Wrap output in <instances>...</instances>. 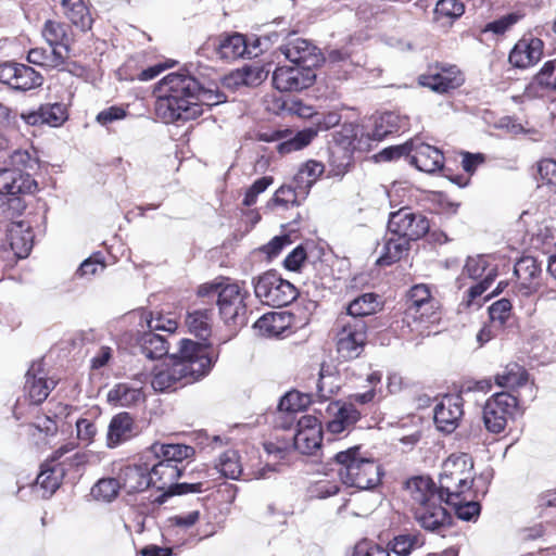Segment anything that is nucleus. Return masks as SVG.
Segmentation results:
<instances>
[{"instance_id": "f257e3e1", "label": "nucleus", "mask_w": 556, "mask_h": 556, "mask_svg": "<svg viewBox=\"0 0 556 556\" xmlns=\"http://www.w3.org/2000/svg\"><path fill=\"white\" fill-rule=\"evenodd\" d=\"M215 361L211 344L182 339L177 354L154 366L151 386L156 392H166L191 384L205 377Z\"/></svg>"}, {"instance_id": "f03ea898", "label": "nucleus", "mask_w": 556, "mask_h": 556, "mask_svg": "<svg viewBox=\"0 0 556 556\" xmlns=\"http://www.w3.org/2000/svg\"><path fill=\"white\" fill-rule=\"evenodd\" d=\"M200 80L192 74L170 73L157 86L155 114L165 124L199 117L203 109L197 102Z\"/></svg>"}, {"instance_id": "7ed1b4c3", "label": "nucleus", "mask_w": 556, "mask_h": 556, "mask_svg": "<svg viewBox=\"0 0 556 556\" xmlns=\"http://www.w3.org/2000/svg\"><path fill=\"white\" fill-rule=\"evenodd\" d=\"M406 491L414 517L424 530L440 533L451 526L452 517L443 506L446 495L438 490L431 478H410L406 482Z\"/></svg>"}, {"instance_id": "20e7f679", "label": "nucleus", "mask_w": 556, "mask_h": 556, "mask_svg": "<svg viewBox=\"0 0 556 556\" xmlns=\"http://www.w3.org/2000/svg\"><path fill=\"white\" fill-rule=\"evenodd\" d=\"M338 475L343 484L358 490H372L378 486L383 469L378 460L367 456L359 446H353L336 454Z\"/></svg>"}, {"instance_id": "39448f33", "label": "nucleus", "mask_w": 556, "mask_h": 556, "mask_svg": "<svg viewBox=\"0 0 556 556\" xmlns=\"http://www.w3.org/2000/svg\"><path fill=\"white\" fill-rule=\"evenodd\" d=\"M248 292L229 278H219L203 283L198 289L199 296H217L219 314L226 324L242 325L245 320L244 299Z\"/></svg>"}, {"instance_id": "423d86ee", "label": "nucleus", "mask_w": 556, "mask_h": 556, "mask_svg": "<svg viewBox=\"0 0 556 556\" xmlns=\"http://www.w3.org/2000/svg\"><path fill=\"white\" fill-rule=\"evenodd\" d=\"M473 483V462L466 453L452 454L442 465L440 486L438 488L448 501L460 497L470 491Z\"/></svg>"}, {"instance_id": "0eeeda50", "label": "nucleus", "mask_w": 556, "mask_h": 556, "mask_svg": "<svg viewBox=\"0 0 556 556\" xmlns=\"http://www.w3.org/2000/svg\"><path fill=\"white\" fill-rule=\"evenodd\" d=\"M253 286L255 296L273 307L287 306L299 295L298 289L289 280L273 270L254 278Z\"/></svg>"}, {"instance_id": "6e6552de", "label": "nucleus", "mask_w": 556, "mask_h": 556, "mask_svg": "<svg viewBox=\"0 0 556 556\" xmlns=\"http://www.w3.org/2000/svg\"><path fill=\"white\" fill-rule=\"evenodd\" d=\"M519 400L509 392H497L484 404L483 422L488 431L501 433L517 410Z\"/></svg>"}, {"instance_id": "1a4fd4ad", "label": "nucleus", "mask_w": 556, "mask_h": 556, "mask_svg": "<svg viewBox=\"0 0 556 556\" xmlns=\"http://www.w3.org/2000/svg\"><path fill=\"white\" fill-rule=\"evenodd\" d=\"M248 53L245 38L239 33L208 37L199 48V54L207 59L233 61Z\"/></svg>"}, {"instance_id": "9d476101", "label": "nucleus", "mask_w": 556, "mask_h": 556, "mask_svg": "<svg viewBox=\"0 0 556 556\" xmlns=\"http://www.w3.org/2000/svg\"><path fill=\"white\" fill-rule=\"evenodd\" d=\"M463 275L477 280L478 283L468 289V304L482 295L498 275L497 265L494 264V257L491 255L469 256L463 268Z\"/></svg>"}, {"instance_id": "9b49d317", "label": "nucleus", "mask_w": 556, "mask_h": 556, "mask_svg": "<svg viewBox=\"0 0 556 556\" xmlns=\"http://www.w3.org/2000/svg\"><path fill=\"white\" fill-rule=\"evenodd\" d=\"M341 329L337 334V352L345 361L361 355L367 339V326L363 319L340 318Z\"/></svg>"}, {"instance_id": "f8f14e48", "label": "nucleus", "mask_w": 556, "mask_h": 556, "mask_svg": "<svg viewBox=\"0 0 556 556\" xmlns=\"http://www.w3.org/2000/svg\"><path fill=\"white\" fill-rule=\"evenodd\" d=\"M388 230L393 236L399 235L410 242L419 240L428 233L430 223L424 214L414 212L409 207H402L390 213Z\"/></svg>"}, {"instance_id": "ddd939ff", "label": "nucleus", "mask_w": 556, "mask_h": 556, "mask_svg": "<svg viewBox=\"0 0 556 556\" xmlns=\"http://www.w3.org/2000/svg\"><path fill=\"white\" fill-rule=\"evenodd\" d=\"M357 128L353 124H343L340 130L333 134L334 147L330 148L329 175L343 176L351 163V154L355 149Z\"/></svg>"}, {"instance_id": "4468645a", "label": "nucleus", "mask_w": 556, "mask_h": 556, "mask_svg": "<svg viewBox=\"0 0 556 556\" xmlns=\"http://www.w3.org/2000/svg\"><path fill=\"white\" fill-rule=\"evenodd\" d=\"M465 81L460 70L453 64L437 63L429 67L428 74L420 75L419 85L438 93H446L460 87Z\"/></svg>"}, {"instance_id": "2eb2a0df", "label": "nucleus", "mask_w": 556, "mask_h": 556, "mask_svg": "<svg viewBox=\"0 0 556 556\" xmlns=\"http://www.w3.org/2000/svg\"><path fill=\"white\" fill-rule=\"evenodd\" d=\"M0 83L10 86L14 90L25 92L40 87L43 77L26 64L5 62L0 64Z\"/></svg>"}, {"instance_id": "dca6fc26", "label": "nucleus", "mask_w": 556, "mask_h": 556, "mask_svg": "<svg viewBox=\"0 0 556 556\" xmlns=\"http://www.w3.org/2000/svg\"><path fill=\"white\" fill-rule=\"evenodd\" d=\"M280 50L292 64L304 70L314 71L324 60L320 50L303 38L290 39Z\"/></svg>"}, {"instance_id": "f3484780", "label": "nucleus", "mask_w": 556, "mask_h": 556, "mask_svg": "<svg viewBox=\"0 0 556 556\" xmlns=\"http://www.w3.org/2000/svg\"><path fill=\"white\" fill-rule=\"evenodd\" d=\"M323 430L320 421L312 415H303L298 419L293 437L294 447L302 454H313L320 447Z\"/></svg>"}, {"instance_id": "a211bd4d", "label": "nucleus", "mask_w": 556, "mask_h": 556, "mask_svg": "<svg viewBox=\"0 0 556 556\" xmlns=\"http://www.w3.org/2000/svg\"><path fill=\"white\" fill-rule=\"evenodd\" d=\"M316 78L315 72L304 70L295 64L279 66L273 74V84L282 92L299 91L309 87Z\"/></svg>"}, {"instance_id": "6ab92c4d", "label": "nucleus", "mask_w": 556, "mask_h": 556, "mask_svg": "<svg viewBox=\"0 0 556 556\" xmlns=\"http://www.w3.org/2000/svg\"><path fill=\"white\" fill-rule=\"evenodd\" d=\"M56 382L49 380L43 368V362H33L25 375L24 390L33 404H41L54 389Z\"/></svg>"}, {"instance_id": "aec40b11", "label": "nucleus", "mask_w": 556, "mask_h": 556, "mask_svg": "<svg viewBox=\"0 0 556 556\" xmlns=\"http://www.w3.org/2000/svg\"><path fill=\"white\" fill-rule=\"evenodd\" d=\"M463 400L460 396L444 395L433 409L437 428L445 433H452L463 416Z\"/></svg>"}, {"instance_id": "412c9836", "label": "nucleus", "mask_w": 556, "mask_h": 556, "mask_svg": "<svg viewBox=\"0 0 556 556\" xmlns=\"http://www.w3.org/2000/svg\"><path fill=\"white\" fill-rule=\"evenodd\" d=\"M495 382L502 388L523 389V392L519 393L522 401H533L536 396L533 382L529 383L528 371L519 364H508L501 374L496 375Z\"/></svg>"}, {"instance_id": "4be33fe9", "label": "nucleus", "mask_w": 556, "mask_h": 556, "mask_svg": "<svg viewBox=\"0 0 556 556\" xmlns=\"http://www.w3.org/2000/svg\"><path fill=\"white\" fill-rule=\"evenodd\" d=\"M139 433L134 417L126 412L114 415L109 424L106 433V446L116 448L130 441Z\"/></svg>"}, {"instance_id": "5701e85b", "label": "nucleus", "mask_w": 556, "mask_h": 556, "mask_svg": "<svg viewBox=\"0 0 556 556\" xmlns=\"http://www.w3.org/2000/svg\"><path fill=\"white\" fill-rule=\"evenodd\" d=\"M37 189L36 180L18 168L0 169V193L8 195L31 194Z\"/></svg>"}, {"instance_id": "b1692460", "label": "nucleus", "mask_w": 556, "mask_h": 556, "mask_svg": "<svg viewBox=\"0 0 556 556\" xmlns=\"http://www.w3.org/2000/svg\"><path fill=\"white\" fill-rule=\"evenodd\" d=\"M410 163L420 172L434 173L443 167V153L428 143H409Z\"/></svg>"}, {"instance_id": "393cba45", "label": "nucleus", "mask_w": 556, "mask_h": 556, "mask_svg": "<svg viewBox=\"0 0 556 556\" xmlns=\"http://www.w3.org/2000/svg\"><path fill=\"white\" fill-rule=\"evenodd\" d=\"M408 127V118L394 111L383 112L371 117V131L367 136L380 141L388 135L405 130Z\"/></svg>"}, {"instance_id": "a878e982", "label": "nucleus", "mask_w": 556, "mask_h": 556, "mask_svg": "<svg viewBox=\"0 0 556 556\" xmlns=\"http://www.w3.org/2000/svg\"><path fill=\"white\" fill-rule=\"evenodd\" d=\"M543 54V41L539 38L519 40L509 53V63L517 68L534 65Z\"/></svg>"}, {"instance_id": "bb28decb", "label": "nucleus", "mask_w": 556, "mask_h": 556, "mask_svg": "<svg viewBox=\"0 0 556 556\" xmlns=\"http://www.w3.org/2000/svg\"><path fill=\"white\" fill-rule=\"evenodd\" d=\"M556 92V60L546 62L527 87V94L549 98Z\"/></svg>"}, {"instance_id": "cd10ccee", "label": "nucleus", "mask_w": 556, "mask_h": 556, "mask_svg": "<svg viewBox=\"0 0 556 556\" xmlns=\"http://www.w3.org/2000/svg\"><path fill=\"white\" fill-rule=\"evenodd\" d=\"M184 466H172L169 463L157 462L149 466L151 486L159 491H169L172 485L184 475Z\"/></svg>"}, {"instance_id": "c85d7f7f", "label": "nucleus", "mask_w": 556, "mask_h": 556, "mask_svg": "<svg viewBox=\"0 0 556 556\" xmlns=\"http://www.w3.org/2000/svg\"><path fill=\"white\" fill-rule=\"evenodd\" d=\"M118 480L127 492H142L151 486L149 479V464H132L121 469Z\"/></svg>"}, {"instance_id": "c756f323", "label": "nucleus", "mask_w": 556, "mask_h": 556, "mask_svg": "<svg viewBox=\"0 0 556 556\" xmlns=\"http://www.w3.org/2000/svg\"><path fill=\"white\" fill-rule=\"evenodd\" d=\"M8 240L12 251L18 258H25L29 255L34 244V236L30 227L24 222L10 225Z\"/></svg>"}, {"instance_id": "7c9ffc66", "label": "nucleus", "mask_w": 556, "mask_h": 556, "mask_svg": "<svg viewBox=\"0 0 556 556\" xmlns=\"http://www.w3.org/2000/svg\"><path fill=\"white\" fill-rule=\"evenodd\" d=\"M42 36L52 49H61L63 53H66V59H68L72 43L68 25L48 20L42 27Z\"/></svg>"}, {"instance_id": "2f4dec72", "label": "nucleus", "mask_w": 556, "mask_h": 556, "mask_svg": "<svg viewBox=\"0 0 556 556\" xmlns=\"http://www.w3.org/2000/svg\"><path fill=\"white\" fill-rule=\"evenodd\" d=\"M425 544L424 535L417 531H404L394 535L387 543L386 549L389 554L393 553L396 556H409L413 551L421 547Z\"/></svg>"}, {"instance_id": "473e14b6", "label": "nucleus", "mask_w": 556, "mask_h": 556, "mask_svg": "<svg viewBox=\"0 0 556 556\" xmlns=\"http://www.w3.org/2000/svg\"><path fill=\"white\" fill-rule=\"evenodd\" d=\"M185 324L190 333L206 341L212 333L213 309L197 308L189 311L186 315Z\"/></svg>"}, {"instance_id": "72a5a7b5", "label": "nucleus", "mask_w": 556, "mask_h": 556, "mask_svg": "<svg viewBox=\"0 0 556 556\" xmlns=\"http://www.w3.org/2000/svg\"><path fill=\"white\" fill-rule=\"evenodd\" d=\"M65 471L61 464L46 463L37 476L36 485L43 492V497H50L61 485Z\"/></svg>"}, {"instance_id": "f704fd0d", "label": "nucleus", "mask_w": 556, "mask_h": 556, "mask_svg": "<svg viewBox=\"0 0 556 556\" xmlns=\"http://www.w3.org/2000/svg\"><path fill=\"white\" fill-rule=\"evenodd\" d=\"M409 241L399 235L393 236L389 232V236L384 239V243L381 250V254L378 258V264L382 266H389L403 256L409 251Z\"/></svg>"}, {"instance_id": "c9c22d12", "label": "nucleus", "mask_w": 556, "mask_h": 556, "mask_svg": "<svg viewBox=\"0 0 556 556\" xmlns=\"http://www.w3.org/2000/svg\"><path fill=\"white\" fill-rule=\"evenodd\" d=\"M514 274L520 280L525 294H530L535 290V285L533 282L539 278L541 267L534 257L523 256L516 263Z\"/></svg>"}, {"instance_id": "e433bc0d", "label": "nucleus", "mask_w": 556, "mask_h": 556, "mask_svg": "<svg viewBox=\"0 0 556 556\" xmlns=\"http://www.w3.org/2000/svg\"><path fill=\"white\" fill-rule=\"evenodd\" d=\"M142 400V389L127 382L117 383L108 393V401L118 406H131Z\"/></svg>"}, {"instance_id": "4c0bfd02", "label": "nucleus", "mask_w": 556, "mask_h": 556, "mask_svg": "<svg viewBox=\"0 0 556 556\" xmlns=\"http://www.w3.org/2000/svg\"><path fill=\"white\" fill-rule=\"evenodd\" d=\"M138 344L140 352L150 359L161 358L168 353L165 337L150 330L140 336Z\"/></svg>"}, {"instance_id": "58836bf2", "label": "nucleus", "mask_w": 556, "mask_h": 556, "mask_svg": "<svg viewBox=\"0 0 556 556\" xmlns=\"http://www.w3.org/2000/svg\"><path fill=\"white\" fill-rule=\"evenodd\" d=\"M324 172V164L315 160H308L302 164L294 176V181L300 184V193L302 195H308L311 188Z\"/></svg>"}, {"instance_id": "ea45409f", "label": "nucleus", "mask_w": 556, "mask_h": 556, "mask_svg": "<svg viewBox=\"0 0 556 556\" xmlns=\"http://www.w3.org/2000/svg\"><path fill=\"white\" fill-rule=\"evenodd\" d=\"M62 8L67 18L81 30L90 29L92 18L83 0H62Z\"/></svg>"}, {"instance_id": "a19ab883", "label": "nucleus", "mask_w": 556, "mask_h": 556, "mask_svg": "<svg viewBox=\"0 0 556 556\" xmlns=\"http://www.w3.org/2000/svg\"><path fill=\"white\" fill-rule=\"evenodd\" d=\"M66 60V53H63V51L58 48L51 51H47L43 48H34L29 50L27 54V61L29 63L52 68L63 65Z\"/></svg>"}, {"instance_id": "79ce46f5", "label": "nucleus", "mask_w": 556, "mask_h": 556, "mask_svg": "<svg viewBox=\"0 0 556 556\" xmlns=\"http://www.w3.org/2000/svg\"><path fill=\"white\" fill-rule=\"evenodd\" d=\"M378 296L375 293H364L354 299L346 308L350 319H362L364 316L376 313L379 307Z\"/></svg>"}, {"instance_id": "37998d69", "label": "nucleus", "mask_w": 556, "mask_h": 556, "mask_svg": "<svg viewBox=\"0 0 556 556\" xmlns=\"http://www.w3.org/2000/svg\"><path fill=\"white\" fill-rule=\"evenodd\" d=\"M439 309L440 302L437 299H432L418 306H407L405 315L415 321L433 324L440 319Z\"/></svg>"}, {"instance_id": "c03bdc74", "label": "nucleus", "mask_w": 556, "mask_h": 556, "mask_svg": "<svg viewBox=\"0 0 556 556\" xmlns=\"http://www.w3.org/2000/svg\"><path fill=\"white\" fill-rule=\"evenodd\" d=\"M307 195L300 193V184L294 179L289 185H282L274 194L273 202L276 205L288 208L290 206L300 205Z\"/></svg>"}, {"instance_id": "a18cd8bd", "label": "nucleus", "mask_w": 556, "mask_h": 556, "mask_svg": "<svg viewBox=\"0 0 556 556\" xmlns=\"http://www.w3.org/2000/svg\"><path fill=\"white\" fill-rule=\"evenodd\" d=\"M216 468L224 477L232 480L239 479L243 475L242 466L239 463V455L232 450L226 451L220 455Z\"/></svg>"}, {"instance_id": "49530a36", "label": "nucleus", "mask_w": 556, "mask_h": 556, "mask_svg": "<svg viewBox=\"0 0 556 556\" xmlns=\"http://www.w3.org/2000/svg\"><path fill=\"white\" fill-rule=\"evenodd\" d=\"M122 484L115 478L100 479L91 489V495L97 501L112 502L118 494Z\"/></svg>"}, {"instance_id": "de8ad7c7", "label": "nucleus", "mask_w": 556, "mask_h": 556, "mask_svg": "<svg viewBox=\"0 0 556 556\" xmlns=\"http://www.w3.org/2000/svg\"><path fill=\"white\" fill-rule=\"evenodd\" d=\"M255 327L269 337H277L285 331L288 325L285 324L282 313H270L258 318Z\"/></svg>"}, {"instance_id": "09e8293b", "label": "nucleus", "mask_w": 556, "mask_h": 556, "mask_svg": "<svg viewBox=\"0 0 556 556\" xmlns=\"http://www.w3.org/2000/svg\"><path fill=\"white\" fill-rule=\"evenodd\" d=\"M43 125L60 127L67 119V110L64 104L45 103L40 105Z\"/></svg>"}, {"instance_id": "8fccbe9b", "label": "nucleus", "mask_w": 556, "mask_h": 556, "mask_svg": "<svg viewBox=\"0 0 556 556\" xmlns=\"http://www.w3.org/2000/svg\"><path fill=\"white\" fill-rule=\"evenodd\" d=\"M445 504L455 508L457 517L465 521H471L478 517L480 513V505L473 501H467L466 497H454L453 501L445 498Z\"/></svg>"}, {"instance_id": "3c124183", "label": "nucleus", "mask_w": 556, "mask_h": 556, "mask_svg": "<svg viewBox=\"0 0 556 556\" xmlns=\"http://www.w3.org/2000/svg\"><path fill=\"white\" fill-rule=\"evenodd\" d=\"M288 136H292L294 138V140L298 142V144L302 149H304L317 136V129H315L314 127H308V128L299 130L294 134L291 130L276 131L270 137H267V135H262L261 138L265 141H270V140L281 139V138H287Z\"/></svg>"}, {"instance_id": "603ef678", "label": "nucleus", "mask_w": 556, "mask_h": 556, "mask_svg": "<svg viewBox=\"0 0 556 556\" xmlns=\"http://www.w3.org/2000/svg\"><path fill=\"white\" fill-rule=\"evenodd\" d=\"M511 302L508 299H501L494 302L489 307L490 320L492 324L496 325L497 328H502L506 321L509 319L511 314Z\"/></svg>"}, {"instance_id": "864d4df0", "label": "nucleus", "mask_w": 556, "mask_h": 556, "mask_svg": "<svg viewBox=\"0 0 556 556\" xmlns=\"http://www.w3.org/2000/svg\"><path fill=\"white\" fill-rule=\"evenodd\" d=\"M12 165L20 167L18 169H34L38 165V154L34 148L15 150L11 156Z\"/></svg>"}, {"instance_id": "5fc2aeb1", "label": "nucleus", "mask_w": 556, "mask_h": 556, "mask_svg": "<svg viewBox=\"0 0 556 556\" xmlns=\"http://www.w3.org/2000/svg\"><path fill=\"white\" fill-rule=\"evenodd\" d=\"M336 378L332 375L325 374V367L321 366L319 371V379L316 383V395L320 401L329 400L336 390L339 389L338 384H334Z\"/></svg>"}, {"instance_id": "6e6d98bb", "label": "nucleus", "mask_w": 556, "mask_h": 556, "mask_svg": "<svg viewBox=\"0 0 556 556\" xmlns=\"http://www.w3.org/2000/svg\"><path fill=\"white\" fill-rule=\"evenodd\" d=\"M434 12L438 17L456 18L464 14L465 5L459 0H439Z\"/></svg>"}, {"instance_id": "4d7b16f0", "label": "nucleus", "mask_w": 556, "mask_h": 556, "mask_svg": "<svg viewBox=\"0 0 556 556\" xmlns=\"http://www.w3.org/2000/svg\"><path fill=\"white\" fill-rule=\"evenodd\" d=\"M329 408L333 414L332 419H339L350 426L354 425L361 417V413L354 407L352 403L342 405L334 403L331 404Z\"/></svg>"}, {"instance_id": "13d9d810", "label": "nucleus", "mask_w": 556, "mask_h": 556, "mask_svg": "<svg viewBox=\"0 0 556 556\" xmlns=\"http://www.w3.org/2000/svg\"><path fill=\"white\" fill-rule=\"evenodd\" d=\"M128 115L127 108L121 105H112L98 113L96 116L97 123L101 126L108 127L114 122L122 121Z\"/></svg>"}, {"instance_id": "bf43d9fd", "label": "nucleus", "mask_w": 556, "mask_h": 556, "mask_svg": "<svg viewBox=\"0 0 556 556\" xmlns=\"http://www.w3.org/2000/svg\"><path fill=\"white\" fill-rule=\"evenodd\" d=\"M140 318L142 321L147 324V327L150 331L155 332L156 330H164L169 333H173L177 328V323L172 319H164L162 317L153 318L151 313L147 311H142L140 313Z\"/></svg>"}, {"instance_id": "052dcab7", "label": "nucleus", "mask_w": 556, "mask_h": 556, "mask_svg": "<svg viewBox=\"0 0 556 556\" xmlns=\"http://www.w3.org/2000/svg\"><path fill=\"white\" fill-rule=\"evenodd\" d=\"M202 485L203 484L201 482H197V483H187V482L177 483L175 481V483L172 485L169 491H166V492L162 493L155 500V502H157L159 504H163V503H165L166 498L169 497V496L184 495V494H188V493H200V492H202Z\"/></svg>"}, {"instance_id": "680f3d73", "label": "nucleus", "mask_w": 556, "mask_h": 556, "mask_svg": "<svg viewBox=\"0 0 556 556\" xmlns=\"http://www.w3.org/2000/svg\"><path fill=\"white\" fill-rule=\"evenodd\" d=\"M274 179L270 176H264L256 179L252 186L247 190L243 205L252 206L256 203L258 194L263 193L271 184Z\"/></svg>"}, {"instance_id": "e2e57ef3", "label": "nucleus", "mask_w": 556, "mask_h": 556, "mask_svg": "<svg viewBox=\"0 0 556 556\" xmlns=\"http://www.w3.org/2000/svg\"><path fill=\"white\" fill-rule=\"evenodd\" d=\"M435 299L430 291V288L425 283L413 286L407 294V306H418Z\"/></svg>"}, {"instance_id": "0e129e2a", "label": "nucleus", "mask_w": 556, "mask_h": 556, "mask_svg": "<svg viewBox=\"0 0 556 556\" xmlns=\"http://www.w3.org/2000/svg\"><path fill=\"white\" fill-rule=\"evenodd\" d=\"M341 122V114L338 111H329L327 113H317L314 115V124L317 129V132L319 130H328L337 125H339Z\"/></svg>"}, {"instance_id": "69168bd1", "label": "nucleus", "mask_w": 556, "mask_h": 556, "mask_svg": "<svg viewBox=\"0 0 556 556\" xmlns=\"http://www.w3.org/2000/svg\"><path fill=\"white\" fill-rule=\"evenodd\" d=\"M339 492V485L336 481L320 480L317 481L309 490L313 497L327 498Z\"/></svg>"}, {"instance_id": "338daca9", "label": "nucleus", "mask_w": 556, "mask_h": 556, "mask_svg": "<svg viewBox=\"0 0 556 556\" xmlns=\"http://www.w3.org/2000/svg\"><path fill=\"white\" fill-rule=\"evenodd\" d=\"M518 21V16L516 14H508L503 16L496 21L488 23L482 33H493L495 35H503L507 29H509L516 22Z\"/></svg>"}, {"instance_id": "774afa93", "label": "nucleus", "mask_w": 556, "mask_h": 556, "mask_svg": "<svg viewBox=\"0 0 556 556\" xmlns=\"http://www.w3.org/2000/svg\"><path fill=\"white\" fill-rule=\"evenodd\" d=\"M325 61L333 68L337 66L342 67L345 74L351 73L354 67L353 62L350 60V54L341 50L329 51Z\"/></svg>"}]
</instances>
